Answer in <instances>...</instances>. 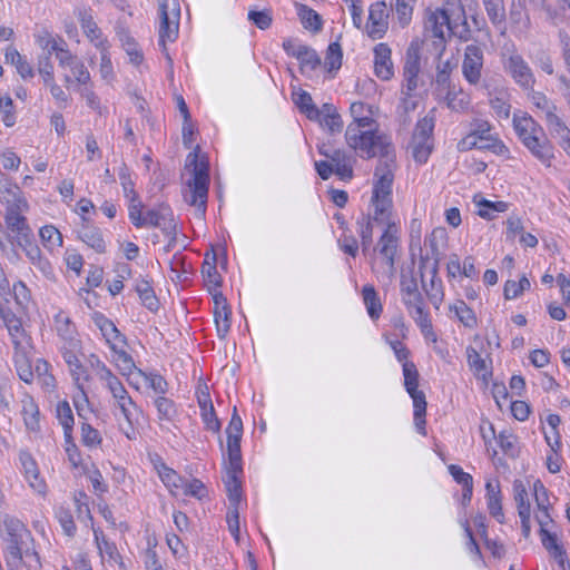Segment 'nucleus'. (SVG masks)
Instances as JSON below:
<instances>
[{
  "instance_id": "nucleus-59",
  "label": "nucleus",
  "mask_w": 570,
  "mask_h": 570,
  "mask_svg": "<svg viewBox=\"0 0 570 570\" xmlns=\"http://www.w3.org/2000/svg\"><path fill=\"white\" fill-rule=\"evenodd\" d=\"M22 413L26 426L32 431L37 430L39 426V410L33 400L23 403Z\"/></svg>"
},
{
  "instance_id": "nucleus-1",
  "label": "nucleus",
  "mask_w": 570,
  "mask_h": 570,
  "mask_svg": "<svg viewBox=\"0 0 570 570\" xmlns=\"http://www.w3.org/2000/svg\"><path fill=\"white\" fill-rule=\"evenodd\" d=\"M345 140L361 158H380L374 171L375 181L372 195L392 197L395 153L391 138L377 132L372 119L363 118L347 126Z\"/></svg>"
},
{
  "instance_id": "nucleus-40",
  "label": "nucleus",
  "mask_w": 570,
  "mask_h": 570,
  "mask_svg": "<svg viewBox=\"0 0 570 570\" xmlns=\"http://www.w3.org/2000/svg\"><path fill=\"white\" fill-rule=\"evenodd\" d=\"M111 351L117 355L118 367L122 375L137 374V367L130 354L122 350L118 343H112Z\"/></svg>"
},
{
  "instance_id": "nucleus-37",
  "label": "nucleus",
  "mask_w": 570,
  "mask_h": 570,
  "mask_svg": "<svg viewBox=\"0 0 570 570\" xmlns=\"http://www.w3.org/2000/svg\"><path fill=\"white\" fill-rule=\"evenodd\" d=\"M78 18L80 21L81 29L90 41L101 40V31L94 20V17L88 9L79 10Z\"/></svg>"
},
{
  "instance_id": "nucleus-20",
  "label": "nucleus",
  "mask_w": 570,
  "mask_h": 570,
  "mask_svg": "<svg viewBox=\"0 0 570 570\" xmlns=\"http://www.w3.org/2000/svg\"><path fill=\"white\" fill-rule=\"evenodd\" d=\"M92 318L110 347L112 343H118L121 347L127 344L126 336L116 327L114 322L107 318L104 314L95 313Z\"/></svg>"
},
{
  "instance_id": "nucleus-46",
  "label": "nucleus",
  "mask_w": 570,
  "mask_h": 570,
  "mask_svg": "<svg viewBox=\"0 0 570 570\" xmlns=\"http://www.w3.org/2000/svg\"><path fill=\"white\" fill-rule=\"evenodd\" d=\"M294 101L299 110L306 115L308 119H314L318 116L317 107L313 102L312 96L306 91H301L295 95Z\"/></svg>"
},
{
  "instance_id": "nucleus-45",
  "label": "nucleus",
  "mask_w": 570,
  "mask_h": 570,
  "mask_svg": "<svg viewBox=\"0 0 570 570\" xmlns=\"http://www.w3.org/2000/svg\"><path fill=\"white\" fill-rule=\"evenodd\" d=\"M95 541L100 554H107L109 560L117 562L120 559V554L115 543L109 542L102 531L94 530Z\"/></svg>"
},
{
  "instance_id": "nucleus-24",
  "label": "nucleus",
  "mask_w": 570,
  "mask_h": 570,
  "mask_svg": "<svg viewBox=\"0 0 570 570\" xmlns=\"http://www.w3.org/2000/svg\"><path fill=\"white\" fill-rule=\"evenodd\" d=\"M27 210H17V209H9L6 210L4 220L7 224L8 229L14 234V237L17 239H20V237L28 236L31 234V229L27 224V219L23 216V214Z\"/></svg>"
},
{
  "instance_id": "nucleus-39",
  "label": "nucleus",
  "mask_w": 570,
  "mask_h": 570,
  "mask_svg": "<svg viewBox=\"0 0 570 570\" xmlns=\"http://www.w3.org/2000/svg\"><path fill=\"white\" fill-rule=\"evenodd\" d=\"M544 121L550 132L561 138L563 141L568 144V147H570V129L557 115V111L552 112L551 115H548V117L544 118Z\"/></svg>"
},
{
  "instance_id": "nucleus-55",
  "label": "nucleus",
  "mask_w": 570,
  "mask_h": 570,
  "mask_svg": "<svg viewBox=\"0 0 570 570\" xmlns=\"http://www.w3.org/2000/svg\"><path fill=\"white\" fill-rule=\"evenodd\" d=\"M454 312L458 316L459 321L469 328H473L476 326V316L472 308H470L465 302L460 301L458 304L454 305Z\"/></svg>"
},
{
  "instance_id": "nucleus-5",
  "label": "nucleus",
  "mask_w": 570,
  "mask_h": 570,
  "mask_svg": "<svg viewBox=\"0 0 570 570\" xmlns=\"http://www.w3.org/2000/svg\"><path fill=\"white\" fill-rule=\"evenodd\" d=\"M3 527L6 564L14 567L22 559L26 549L33 544V538L26 525L14 517L6 515Z\"/></svg>"
},
{
  "instance_id": "nucleus-62",
  "label": "nucleus",
  "mask_w": 570,
  "mask_h": 570,
  "mask_svg": "<svg viewBox=\"0 0 570 570\" xmlns=\"http://www.w3.org/2000/svg\"><path fill=\"white\" fill-rule=\"evenodd\" d=\"M403 375H404V386L406 389V392L417 390L419 372L413 362H404L403 363Z\"/></svg>"
},
{
  "instance_id": "nucleus-48",
  "label": "nucleus",
  "mask_w": 570,
  "mask_h": 570,
  "mask_svg": "<svg viewBox=\"0 0 570 570\" xmlns=\"http://www.w3.org/2000/svg\"><path fill=\"white\" fill-rule=\"evenodd\" d=\"M154 404L158 412V419L161 421H171L177 414L175 403L163 395L156 397Z\"/></svg>"
},
{
  "instance_id": "nucleus-58",
  "label": "nucleus",
  "mask_w": 570,
  "mask_h": 570,
  "mask_svg": "<svg viewBox=\"0 0 570 570\" xmlns=\"http://www.w3.org/2000/svg\"><path fill=\"white\" fill-rule=\"evenodd\" d=\"M531 101L540 110L543 119L547 118L548 115L557 111V106L542 92L533 91Z\"/></svg>"
},
{
  "instance_id": "nucleus-43",
  "label": "nucleus",
  "mask_w": 570,
  "mask_h": 570,
  "mask_svg": "<svg viewBox=\"0 0 570 570\" xmlns=\"http://www.w3.org/2000/svg\"><path fill=\"white\" fill-rule=\"evenodd\" d=\"M122 48L129 56V61L136 66L140 65L144 60L141 50L135 39L127 32L119 35Z\"/></svg>"
},
{
  "instance_id": "nucleus-6",
  "label": "nucleus",
  "mask_w": 570,
  "mask_h": 570,
  "mask_svg": "<svg viewBox=\"0 0 570 570\" xmlns=\"http://www.w3.org/2000/svg\"><path fill=\"white\" fill-rule=\"evenodd\" d=\"M160 12L159 45L169 66H173V59L167 50L166 41H175L178 36L180 6L178 0H158Z\"/></svg>"
},
{
  "instance_id": "nucleus-63",
  "label": "nucleus",
  "mask_w": 570,
  "mask_h": 570,
  "mask_svg": "<svg viewBox=\"0 0 570 570\" xmlns=\"http://www.w3.org/2000/svg\"><path fill=\"white\" fill-rule=\"evenodd\" d=\"M301 19L304 28L313 32H317L322 29L321 16L312 9L304 7L301 11Z\"/></svg>"
},
{
  "instance_id": "nucleus-2",
  "label": "nucleus",
  "mask_w": 570,
  "mask_h": 570,
  "mask_svg": "<svg viewBox=\"0 0 570 570\" xmlns=\"http://www.w3.org/2000/svg\"><path fill=\"white\" fill-rule=\"evenodd\" d=\"M372 204L374 206V213L372 216L373 220L387 225L383 235L380 237L377 245L380 254L385 259V275L389 282H392L396 273L395 256L397 254L399 247L397 227L394 223H391V214L393 207L392 197H375L372 195Z\"/></svg>"
},
{
  "instance_id": "nucleus-41",
  "label": "nucleus",
  "mask_w": 570,
  "mask_h": 570,
  "mask_svg": "<svg viewBox=\"0 0 570 570\" xmlns=\"http://www.w3.org/2000/svg\"><path fill=\"white\" fill-rule=\"evenodd\" d=\"M295 58L299 60L302 70L305 68L315 70L321 65V58L318 57L317 52L313 48L305 45L301 46L298 51L295 53Z\"/></svg>"
},
{
  "instance_id": "nucleus-32",
  "label": "nucleus",
  "mask_w": 570,
  "mask_h": 570,
  "mask_svg": "<svg viewBox=\"0 0 570 570\" xmlns=\"http://www.w3.org/2000/svg\"><path fill=\"white\" fill-rule=\"evenodd\" d=\"M421 45L412 41L406 49L403 73L419 75L421 71Z\"/></svg>"
},
{
  "instance_id": "nucleus-3",
  "label": "nucleus",
  "mask_w": 570,
  "mask_h": 570,
  "mask_svg": "<svg viewBox=\"0 0 570 570\" xmlns=\"http://www.w3.org/2000/svg\"><path fill=\"white\" fill-rule=\"evenodd\" d=\"M199 151L200 147L196 146L195 150L187 155L185 168L191 173V178L186 184L184 197L204 215L209 188V168L207 161L199 159Z\"/></svg>"
},
{
  "instance_id": "nucleus-25",
  "label": "nucleus",
  "mask_w": 570,
  "mask_h": 570,
  "mask_svg": "<svg viewBox=\"0 0 570 570\" xmlns=\"http://www.w3.org/2000/svg\"><path fill=\"white\" fill-rule=\"evenodd\" d=\"M78 238L99 254L106 252V243L98 227L82 225L78 230Z\"/></svg>"
},
{
  "instance_id": "nucleus-44",
  "label": "nucleus",
  "mask_w": 570,
  "mask_h": 570,
  "mask_svg": "<svg viewBox=\"0 0 570 570\" xmlns=\"http://www.w3.org/2000/svg\"><path fill=\"white\" fill-rule=\"evenodd\" d=\"M453 65L450 60L440 61L436 66L435 83L441 90H451V73Z\"/></svg>"
},
{
  "instance_id": "nucleus-56",
  "label": "nucleus",
  "mask_w": 570,
  "mask_h": 570,
  "mask_svg": "<svg viewBox=\"0 0 570 570\" xmlns=\"http://www.w3.org/2000/svg\"><path fill=\"white\" fill-rule=\"evenodd\" d=\"M137 375L142 377L146 382L149 383V386L159 394H166L168 391L167 381L159 374L156 373H146L141 370H137Z\"/></svg>"
},
{
  "instance_id": "nucleus-26",
  "label": "nucleus",
  "mask_w": 570,
  "mask_h": 570,
  "mask_svg": "<svg viewBox=\"0 0 570 570\" xmlns=\"http://www.w3.org/2000/svg\"><path fill=\"white\" fill-rule=\"evenodd\" d=\"M487 500L489 513L495 518L500 523L503 522L504 514L501 504V492L499 481L495 484L492 481L485 483Z\"/></svg>"
},
{
  "instance_id": "nucleus-23",
  "label": "nucleus",
  "mask_w": 570,
  "mask_h": 570,
  "mask_svg": "<svg viewBox=\"0 0 570 570\" xmlns=\"http://www.w3.org/2000/svg\"><path fill=\"white\" fill-rule=\"evenodd\" d=\"M429 263H430L429 256L421 257L420 266H419V269L421 273V278L424 277L423 271L425 268H428ZM422 286H423V289L425 291L430 302L438 309L440 307L441 303L443 302V296H444L443 291H442L441 281L438 278H431L430 286L428 287L424 283V279H422Z\"/></svg>"
},
{
  "instance_id": "nucleus-19",
  "label": "nucleus",
  "mask_w": 570,
  "mask_h": 570,
  "mask_svg": "<svg viewBox=\"0 0 570 570\" xmlns=\"http://www.w3.org/2000/svg\"><path fill=\"white\" fill-rule=\"evenodd\" d=\"M466 357L469 367L473 374L487 383L492 376L491 358H483L481 354L472 346L466 347Z\"/></svg>"
},
{
  "instance_id": "nucleus-11",
  "label": "nucleus",
  "mask_w": 570,
  "mask_h": 570,
  "mask_svg": "<svg viewBox=\"0 0 570 570\" xmlns=\"http://www.w3.org/2000/svg\"><path fill=\"white\" fill-rule=\"evenodd\" d=\"M144 226L157 227L168 237L176 235V224L173 210L165 204L145 213L142 216V227Z\"/></svg>"
},
{
  "instance_id": "nucleus-18",
  "label": "nucleus",
  "mask_w": 570,
  "mask_h": 570,
  "mask_svg": "<svg viewBox=\"0 0 570 570\" xmlns=\"http://www.w3.org/2000/svg\"><path fill=\"white\" fill-rule=\"evenodd\" d=\"M0 202L6 205V210H28L29 205L21 189L13 184L0 186Z\"/></svg>"
},
{
  "instance_id": "nucleus-49",
  "label": "nucleus",
  "mask_w": 570,
  "mask_h": 570,
  "mask_svg": "<svg viewBox=\"0 0 570 570\" xmlns=\"http://www.w3.org/2000/svg\"><path fill=\"white\" fill-rule=\"evenodd\" d=\"M36 41L43 50H47L45 55H49V57H51V55L57 49H59L60 45L66 46V42L62 38H59L58 41L48 30H42L36 35Z\"/></svg>"
},
{
  "instance_id": "nucleus-52",
  "label": "nucleus",
  "mask_w": 570,
  "mask_h": 570,
  "mask_svg": "<svg viewBox=\"0 0 570 570\" xmlns=\"http://www.w3.org/2000/svg\"><path fill=\"white\" fill-rule=\"evenodd\" d=\"M433 129L434 117L428 115L416 122L412 138L420 140H432Z\"/></svg>"
},
{
  "instance_id": "nucleus-53",
  "label": "nucleus",
  "mask_w": 570,
  "mask_h": 570,
  "mask_svg": "<svg viewBox=\"0 0 570 570\" xmlns=\"http://www.w3.org/2000/svg\"><path fill=\"white\" fill-rule=\"evenodd\" d=\"M416 0H394L392 7L397 13L400 23L405 27L410 23L413 13V7Z\"/></svg>"
},
{
  "instance_id": "nucleus-54",
  "label": "nucleus",
  "mask_w": 570,
  "mask_h": 570,
  "mask_svg": "<svg viewBox=\"0 0 570 570\" xmlns=\"http://www.w3.org/2000/svg\"><path fill=\"white\" fill-rule=\"evenodd\" d=\"M411 148L414 159L417 163H425L432 151V140H420L412 138Z\"/></svg>"
},
{
  "instance_id": "nucleus-27",
  "label": "nucleus",
  "mask_w": 570,
  "mask_h": 570,
  "mask_svg": "<svg viewBox=\"0 0 570 570\" xmlns=\"http://www.w3.org/2000/svg\"><path fill=\"white\" fill-rule=\"evenodd\" d=\"M542 546L551 553L561 567H564L567 554L561 544L558 543L557 534L551 530L539 531Z\"/></svg>"
},
{
  "instance_id": "nucleus-31",
  "label": "nucleus",
  "mask_w": 570,
  "mask_h": 570,
  "mask_svg": "<svg viewBox=\"0 0 570 570\" xmlns=\"http://www.w3.org/2000/svg\"><path fill=\"white\" fill-rule=\"evenodd\" d=\"M487 14L495 27L505 29L507 13L503 0H482Z\"/></svg>"
},
{
  "instance_id": "nucleus-14",
  "label": "nucleus",
  "mask_w": 570,
  "mask_h": 570,
  "mask_svg": "<svg viewBox=\"0 0 570 570\" xmlns=\"http://www.w3.org/2000/svg\"><path fill=\"white\" fill-rule=\"evenodd\" d=\"M509 22L512 30L519 36H527L531 29V19L525 4L521 0H512L509 14Z\"/></svg>"
},
{
  "instance_id": "nucleus-36",
  "label": "nucleus",
  "mask_w": 570,
  "mask_h": 570,
  "mask_svg": "<svg viewBox=\"0 0 570 570\" xmlns=\"http://www.w3.org/2000/svg\"><path fill=\"white\" fill-rule=\"evenodd\" d=\"M158 474L164 484L170 490L171 493L178 494V491L185 485V479L177 474L175 470L161 464L158 469Z\"/></svg>"
},
{
  "instance_id": "nucleus-15",
  "label": "nucleus",
  "mask_w": 570,
  "mask_h": 570,
  "mask_svg": "<svg viewBox=\"0 0 570 570\" xmlns=\"http://www.w3.org/2000/svg\"><path fill=\"white\" fill-rule=\"evenodd\" d=\"M392 51L387 43H379L374 47V71L376 77L386 81L394 76Z\"/></svg>"
},
{
  "instance_id": "nucleus-50",
  "label": "nucleus",
  "mask_w": 570,
  "mask_h": 570,
  "mask_svg": "<svg viewBox=\"0 0 570 570\" xmlns=\"http://www.w3.org/2000/svg\"><path fill=\"white\" fill-rule=\"evenodd\" d=\"M478 144V149L490 150L499 156H503L509 153L508 147L499 138L493 137L492 135L481 136Z\"/></svg>"
},
{
  "instance_id": "nucleus-51",
  "label": "nucleus",
  "mask_w": 570,
  "mask_h": 570,
  "mask_svg": "<svg viewBox=\"0 0 570 570\" xmlns=\"http://www.w3.org/2000/svg\"><path fill=\"white\" fill-rule=\"evenodd\" d=\"M343 52L338 42H332L326 51L325 68L331 72L338 70L342 66Z\"/></svg>"
},
{
  "instance_id": "nucleus-12",
  "label": "nucleus",
  "mask_w": 570,
  "mask_h": 570,
  "mask_svg": "<svg viewBox=\"0 0 570 570\" xmlns=\"http://www.w3.org/2000/svg\"><path fill=\"white\" fill-rule=\"evenodd\" d=\"M389 11L384 1H377L370 7L368 19L366 23V33L373 39H381L389 28Z\"/></svg>"
},
{
  "instance_id": "nucleus-29",
  "label": "nucleus",
  "mask_w": 570,
  "mask_h": 570,
  "mask_svg": "<svg viewBox=\"0 0 570 570\" xmlns=\"http://www.w3.org/2000/svg\"><path fill=\"white\" fill-rule=\"evenodd\" d=\"M55 326L58 335L69 343L70 347L77 346V341L75 340V326L71 323L70 318L62 312H59L55 316Z\"/></svg>"
},
{
  "instance_id": "nucleus-7",
  "label": "nucleus",
  "mask_w": 570,
  "mask_h": 570,
  "mask_svg": "<svg viewBox=\"0 0 570 570\" xmlns=\"http://www.w3.org/2000/svg\"><path fill=\"white\" fill-rule=\"evenodd\" d=\"M484 46L470 43L464 48L462 75L469 85L478 87L482 82Z\"/></svg>"
},
{
  "instance_id": "nucleus-16",
  "label": "nucleus",
  "mask_w": 570,
  "mask_h": 570,
  "mask_svg": "<svg viewBox=\"0 0 570 570\" xmlns=\"http://www.w3.org/2000/svg\"><path fill=\"white\" fill-rule=\"evenodd\" d=\"M19 460L29 485L39 494H45L47 491V484L39 475V469L35 459L30 453L22 451L20 452Z\"/></svg>"
},
{
  "instance_id": "nucleus-30",
  "label": "nucleus",
  "mask_w": 570,
  "mask_h": 570,
  "mask_svg": "<svg viewBox=\"0 0 570 570\" xmlns=\"http://www.w3.org/2000/svg\"><path fill=\"white\" fill-rule=\"evenodd\" d=\"M364 305L368 316L375 321L381 316L382 304L373 285H364L362 289Z\"/></svg>"
},
{
  "instance_id": "nucleus-8",
  "label": "nucleus",
  "mask_w": 570,
  "mask_h": 570,
  "mask_svg": "<svg viewBox=\"0 0 570 570\" xmlns=\"http://www.w3.org/2000/svg\"><path fill=\"white\" fill-rule=\"evenodd\" d=\"M95 357V362H92V366L96 368L97 376L100 381L105 382L106 387L111 393L112 397L116 401L117 406L120 410H126L124 407V403H130V396L126 391L124 384L106 366L104 362H101L98 357Z\"/></svg>"
},
{
  "instance_id": "nucleus-38",
  "label": "nucleus",
  "mask_w": 570,
  "mask_h": 570,
  "mask_svg": "<svg viewBox=\"0 0 570 570\" xmlns=\"http://www.w3.org/2000/svg\"><path fill=\"white\" fill-rule=\"evenodd\" d=\"M56 415L63 429V435L70 436L73 431V414L67 401H61L56 406Z\"/></svg>"
},
{
  "instance_id": "nucleus-22",
  "label": "nucleus",
  "mask_w": 570,
  "mask_h": 570,
  "mask_svg": "<svg viewBox=\"0 0 570 570\" xmlns=\"http://www.w3.org/2000/svg\"><path fill=\"white\" fill-rule=\"evenodd\" d=\"M0 320L11 336L14 350H19L26 338L21 321L10 309H0Z\"/></svg>"
},
{
  "instance_id": "nucleus-34",
  "label": "nucleus",
  "mask_w": 570,
  "mask_h": 570,
  "mask_svg": "<svg viewBox=\"0 0 570 570\" xmlns=\"http://www.w3.org/2000/svg\"><path fill=\"white\" fill-rule=\"evenodd\" d=\"M202 273L209 292L216 291L222 285V277L216 267V255H212V262L208 261V254L202 267Z\"/></svg>"
},
{
  "instance_id": "nucleus-64",
  "label": "nucleus",
  "mask_w": 570,
  "mask_h": 570,
  "mask_svg": "<svg viewBox=\"0 0 570 570\" xmlns=\"http://www.w3.org/2000/svg\"><path fill=\"white\" fill-rule=\"evenodd\" d=\"M373 218L371 216H362L361 219L357 220V225L360 227V236L362 239V246L363 250H366L371 244H372V237H373V227H372V220Z\"/></svg>"
},
{
  "instance_id": "nucleus-60",
  "label": "nucleus",
  "mask_w": 570,
  "mask_h": 570,
  "mask_svg": "<svg viewBox=\"0 0 570 570\" xmlns=\"http://www.w3.org/2000/svg\"><path fill=\"white\" fill-rule=\"evenodd\" d=\"M227 452L229 459L227 470L242 471L240 441L236 439H233V441L227 440Z\"/></svg>"
},
{
  "instance_id": "nucleus-42",
  "label": "nucleus",
  "mask_w": 570,
  "mask_h": 570,
  "mask_svg": "<svg viewBox=\"0 0 570 570\" xmlns=\"http://www.w3.org/2000/svg\"><path fill=\"white\" fill-rule=\"evenodd\" d=\"M14 365L17 373L26 383H31L35 379V373L32 370V365L26 354L23 352H20L19 350H16L14 354Z\"/></svg>"
},
{
  "instance_id": "nucleus-21",
  "label": "nucleus",
  "mask_w": 570,
  "mask_h": 570,
  "mask_svg": "<svg viewBox=\"0 0 570 570\" xmlns=\"http://www.w3.org/2000/svg\"><path fill=\"white\" fill-rule=\"evenodd\" d=\"M18 245L23 249L27 257L31 261V263L37 266L41 272L48 273L51 267L47 259L42 258L41 250L39 246L35 243V238L32 233L28 236L20 237L17 239Z\"/></svg>"
},
{
  "instance_id": "nucleus-4",
  "label": "nucleus",
  "mask_w": 570,
  "mask_h": 570,
  "mask_svg": "<svg viewBox=\"0 0 570 570\" xmlns=\"http://www.w3.org/2000/svg\"><path fill=\"white\" fill-rule=\"evenodd\" d=\"M513 126L518 137L531 154L542 164L550 166L553 158V147L542 128L531 117H515Z\"/></svg>"
},
{
  "instance_id": "nucleus-35",
  "label": "nucleus",
  "mask_w": 570,
  "mask_h": 570,
  "mask_svg": "<svg viewBox=\"0 0 570 570\" xmlns=\"http://www.w3.org/2000/svg\"><path fill=\"white\" fill-rule=\"evenodd\" d=\"M136 292L145 307L149 311L155 312L158 309V298L155 295L153 287L146 279H139L136 283Z\"/></svg>"
},
{
  "instance_id": "nucleus-28",
  "label": "nucleus",
  "mask_w": 570,
  "mask_h": 570,
  "mask_svg": "<svg viewBox=\"0 0 570 570\" xmlns=\"http://www.w3.org/2000/svg\"><path fill=\"white\" fill-rule=\"evenodd\" d=\"M413 400V406H414V423L416 429L420 433L423 435L426 434L425 432V414H426V400L425 394L422 391L414 390L411 392H407Z\"/></svg>"
},
{
  "instance_id": "nucleus-61",
  "label": "nucleus",
  "mask_w": 570,
  "mask_h": 570,
  "mask_svg": "<svg viewBox=\"0 0 570 570\" xmlns=\"http://www.w3.org/2000/svg\"><path fill=\"white\" fill-rule=\"evenodd\" d=\"M40 238L45 246L53 248L55 246L62 245V236L60 232L53 226H45L39 232Z\"/></svg>"
},
{
  "instance_id": "nucleus-17",
  "label": "nucleus",
  "mask_w": 570,
  "mask_h": 570,
  "mask_svg": "<svg viewBox=\"0 0 570 570\" xmlns=\"http://www.w3.org/2000/svg\"><path fill=\"white\" fill-rule=\"evenodd\" d=\"M72 348L73 347H63L62 357L69 367L70 374L77 387L79 389L83 396V401L87 402V395L81 384V380L88 381L89 376L87 374L85 366L82 365V363L80 362V360L78 358Z\"/></svg>"
},
{
  "instance_id": "nucleus-13",
  "label": "nucleus",
  "mask_w": 570,
  "mask_h": 570,
  "mask_svg": "<svg viewBox=\"0 0 570 570\" xmlns=\"http://www.w3.org/2000/svg\"><path fill=\"white\" fill-rule=\"evenodd\" d=\"M452 6L426 10L425 29L431 31L433 37L444 39L445 31H449L451 24Z\"/></svg>"
},
{
  "instance_id": "nucleus-9",
  "label": "nucleus",
  "mask_w": 570,
  "mask_h": 570,
  "mask_svg": "<svg viewBox=\"0 0 570 570\" xmlns=\"http://www.w3.org/2000/svg\"><path fill=\"white\" fill-rule=\"evenodd\" d=\"M446 4L452 6L449 32L463 42L474 41V43H478V36L474 35V31L468 21L466 12L461 1L449 0L446 1Z\"/></svg>"
},
{
  "instance_id": "nucleus-57",
  "label": "nucleus",
  "mask_w": 570,
  "mask_h": 570,
  "mask_svg": "<svg viewBox=\"0 0 570 570\" xmlns=\"http://www.w3.org/2000/svg\"><path fill=\"white\" fill-rule=\"evenodd\" d=\"M515 488V495L514 500L518 507V513L520 519H527L531 517V507L530 502L528 501V493L527 490L522 485H514Z\"/></svg>"
},
{
  "instance_id": "nucleus-47",
  "label": "nucleus",
  "mask_w": 570,
  "mask_h": 570,
  "mask_svg": "<svg viewBox=\"0 0 570 570\" xmlns=\"http://www.w3.org/2000/svg\"><path fill=\"white\" fill-rule=\"evenodd\" d=\"M214 320L218 337L222 340L225 338L230 330V308H214Z\"/></svg>"
},
{
  "instance_id": "nucleus-10",
  "label": "nucleus",
  "mask_w": 570,
  "mask_h": 570,
  "mask_svg": "<svg viewBox=\"0 0 570 570\" xmlns=\"http://www.w3.org/2000/svg\"><path fill=\"white\" fill-rule=\"evenodd\" d=\"M505 71L524 90H533L535 77L529 63L519 53L511 55L504 62Z\"/></svg>"
},
{
  "instance_id": "nucleus-33",
  "label": "nucleus",
  "mask_w": 570,
  "mask_h": 570,
  "mask_svg": "<svg viewBox=\"0 0 570 570\" xmlns=\"http://www.w3.org/2000/svg\"><path fill=\"white\" fill-rule=\"evenodd\" d=\"M242 471L227 470V478L225 480V488L227 491L229 505H239L242 500V483L238 479V474Z\"/></svg>"
}]
</instances>
